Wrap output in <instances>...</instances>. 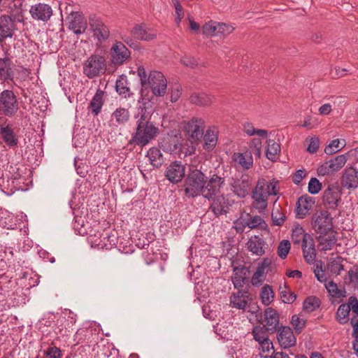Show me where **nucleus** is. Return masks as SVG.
Listing matches in <instances>:
<instances>
[{
	"label": "nucleus",
	"mask_w": 358,
	"mask_h": 358,
	"mask_svg": "<svg viewBox=\"0 0 358 358\" xmlns=\"http://www.w3.org/2000/svg\"><path fill=\"white\" fill-rule=\"evenodd\" d=\"M146 102L143 103V107L139 106L138 127L136 129V144L144 146L148 144L152 140L155 139L159 134V129L150 122L151 117L150 111H148V107L150 106L149 98L146 99Z\"/></svg>",
	"instance_id": "1"
},
{
	"label": "nucleus",
	"mask_w": 358,
	"mask_h": 358,
	"mask_svg": "<svg viewBox=\"0 0 358 358\" xmlns=\"http://www.w3.org/2000/svg\"><path fill=\"white\" fill-rule=\"evenodd\" d=\"M113 116L119 124H124L129 120V113L125 108H120L113 113Z\"/></svg>",
	"instance_id": "52"
},
{
	"label": "nucleus",
	"mask_w": 358,
	"mask_h": 358,
	"mask_svg": "<svg viewBox=\"0 0 358 358\" xmlns=\"http://www.w3.org/2000/svg\"><path fill=\"white\" fill-rule=\"evenodd\" d=\"M320 306V300L314 296L307 297L303 303V308L308 313L314 311Z\"/></svg>",
	"instance_id": "42"
},
{
	"label": "nucleus",
	"mask_w": 358,
	"mask_h": 358,
	"mask_svg": "<svg viewBox=\"0 0 358 358\" xmlns=\"http://www.w3.org/2000/svg\"><path fill=\"white\" fill-rule=\"evenodd\" d=\"M267 146L266 149V156L271 161H275L280 152V144L274 140L268 139L266 141Z\"/></svg>",
	"instance_id": "35"
},
{
	"label": "nucleus",
	"mask_w": 358,
	"mask_h": 358,
	"mask_svg": "<svg viewBox=\"0 0 358 358\" xmlns=\"http://www.w3.org/2000/svg\"><path fill=\"white\" fill-rule=\"evenodd\" d=\"M19 110V101L13 90H4L0 93V111L6 117H13Z\"/></svg>",
	"instance_id": "5"
},
{
	"label": "nucleus",
	"mask_w": 358,
	"mask_h": 358,
	"mask_svg": "<svg viewBox=\"0 0 358 358\" xmlns=\"http://www.w3.org/2000/svg\"><path fill=\"white\" fill-rule=\"evenodd\" d=\"M285 215L282 211L281 207L278 206L273 207L271 213V220L273 225L281 226L285 221Z\"/></svg>",
	"instance_id": "41"
},
{
	"label": "nucleus",
	"mask_w": 358,
	"mask_h": 358,
	"mask_svg": "<svg viewBox=\"0 0 358 358\" xmlns=\"http://www.w3.org/2000/svg\"><path fill=\"white\" fill-rule=\"evenodd\" d=\"M137 73L141 85V94L143 97L149 94L150 89L155 96H162L166 94L167 80L162 72L152 71L148 76L143 66H139Z\"/></svg>",
	"instance_id": "2"
},
{
	"label": "nucleus",
	"mask_w": 358,
	"mask_h": 358,
	"mask_svg": "<svg viewBox=\"0 0 358 358\" xmlns=\"http://www.w3.org/2000/svg\"><path fill=\"white\" fill-rule=\"evenodd\" d=\"M75 168L77 173L82 178H85L87 173L89 166L85 162H83L81 160L78 161L75 159Z\"/></svg>",
	"instance_id": "60"
},
{
	"label": "nucleus",
	"mask_w": 358,
	"mask_h": 358,
	"mask_svg": "<svg viewBox=\"0 0 358 358\" xmlns=\"http://www.w3.org/2000/svg\"><path fill=\"white\" fill-rule=\"evenodd\" d=\"M145 157H147L150 164L155 168L160 167L164 162V158L162 153L160 150L157 148H150L148 151Z\"/></svg>",
	"instance_id": "28"
},
{
	"label": "nucleus",
	"mask_w": 358,
	"mask_h": 358,
	"mask_svg": "<svg viewBox=\"0 0 358 358\" xmlns=\"http://www.w3.org/2000/svg\"><path fill=\"white\" fill-rule=\"evenodd\" d=\"M350 312V305H348L347 303L341 304L336 312V320L338 322L341 324H346L349 320L348 316Z\"/></svg>",
	"instance_id": "38"
},
{
	"label": "nucleus",
	"mask_w": 358,
	"mask_h": 358,
	"mask_svg": "<svg viewBox=\"0 0 358 358\" xmlns=\"http://www.w3.org/2000/svg\"><path fill=\"white\" fill-rule=\"evenodd\" d=\"M104 246L106 249H108V245L110 248L113 246H117L118 244V236L117 233L116 231H113L111 233L106 232L103 236Z\"/></svg>",
	"instance_id": "49"
},
{
	"label": "nucleus",
	"mask_w": 358,
	"mask_h": 358,
	"mask_svg": "<svg viewBox=\"0 0 358 358\" xmlns=\"http://www.w3.org/2000/svg\"><path fill=\"white\" fill-rule=\"evenodd\" d=\"M349 283L358 289V265L354 266L348 271Z\"/></svg>",
	"instance_id": "59"
},
{
	"label": "nucleus",
	"mask_w": 358,
	"mask_h": 358,
	"mask_svg": "<svg viewBox=\"0 0 358 358\" xmlns=\"http://www.w3.org/2000/svg\"><path fill=\"white\" fill-rule=\"evenodd\" d=\"M231 190L238 198H245L252 187V180L248 175H243L239 178L233 179L230 183Z\"/></svg>",
	"instance_id": "10"
},
{
	"label": "nucleus",
	"mask_w": 358,
	"mask_h": 358,
	"mask_svg": "<svg viewBox=\"0 0 358 358\" xmlns=\"http://www.w3.org/2000/svg\"><path fill=\"white\" fill-rule=\"evenodd\" d=\"M312 226L318 234H328L333 230L332 217L327 210L315 213L312 218Z\"/></svg>",
	"instance_id": "7"
},
{
	"label": "nucleus",
	"mask_w": 358,
	"mask_h": 358,
	"mask_svg": "<svg viewBox=\"0 0 358 358\" xmlns=\"http://www.w3.org/2000/svg\"><path fill=\"white\" fill-rule=\"evenodd\" d=\"M266 331H268L266 330L264 326L255 327L252 331L254 339L259 343L268 339Z\"/></svg>",
	"instance_id": "50"
},
{
	"label": "nucleus",
	"mask_w": 358,
	"mask_h": 358,
	"mask_svg": "<svg viewBox=\"0 0 358 358\" xmlns=\"http://www.w3.org/2000/svg\"><path fill=\"white\" fill-rule=\"evenodd\" d=\"M322 188L321 182L316 178H311L308 186V191L311 194H317Z\"/></svg>",
	"instance_id": "58"
},
{
	"label": "nucleus",
	"mask_w": 358,
	"mask_h": 358,
	"mask_svg": "<svg viewBox=\"0 0 358 358\" xmlns=\"http://www.w3.org/2000/svg\"><path fill=\"white\" fill-rule=\"evenodd\" d=\"M285 289H282L280 291V298L283 303H292L296 299V295L291 292V290L285 287Z\"/></svg>",
	"instance_id": "54"
},
{
	"label": "nucleus",
	"mask_w": 358,
	"mask_h": 358,
	"mask_svg": "<svg viewBox=\"0 0 358 358\" xmlns=\"http://www.w3.org/2000/svg\"><path fill=\"white\" fill-rule=\"evenodd\" d=\"M186 167L181 162H171L166 169L165 177L173 184L182 181L185 176Z\"/></svg>",
	"instance_id": "11"
},
{
	"label": "nucleus",
	"mask_w": 358,
	"mask_h": 358,
	"mask_svg": "<svg viewBox=\"0 0 358 358\" xmlns=\"http://www.w3.org/2000/svg\"><path fill=\"white\" fill-rule=\"evenodd\" d=\"M225 185V178L217 173L210 175L209 178L206 176V182L203 186L201 195L203 198L210 201L212 198L220 193L221 189Z\"/></svg>",
	"instance_id": "6"
},
{
	"label": "nucleus",
	"mask_w": 358,
	"mask_h": 358,
	"mask_svg": "<svg viewBox=\"0 0 358 358\" xmlns=\"http://www.w3.org/2000/svg\"><path fill=\"white\" fill-rule=\"evenodd\" d=\"M103 92L98 90L89 104V108L94 115H97L103 104Z\"/></svg>",
	"instance_id": "33"
},
{
	"label": "nucleus",
	"mask_w": 358,
	"mask_h": 358,
	"mask_svg": "<svg viewBox=\"0 0 358 358\" xmlns=\"http://www.w3.org/2000/svg\"><path fill=\"white\" fill-rule=\"evenodd\" d=\"M203 34L206 36H217L219 32L218 24L214 25L213 24H204L202 28Z\"/></svg>",
	"instance_id": "61"
},
{
	"label": "nucleus",
	"mask_w": 358,
	"mask_h": 358,
	"mask_svg": "<svg viewBox=\"0 0 358 358\" xmlns=\"http://www.w3.org/2000/svg\"><path fill=\"white\" fill-rule=\"evenodd\" d=\"M310 208V206L308 205L307 199L303 196H301L298 200L296 208V217L298 218H303Z\"/></svg>",
	"instance_id": "40"
},
{
	"label": "nucleus",
	"mask_w": 358,
	"mask_h": 358,
	"mask_svg": "<svg viewBox=\"0 0 358 358\" xmlns=\"http://www.w3.org/2000/svg\"><path fill=\"white\" fill-rule=\"evenodd\" d=\"M322 201L327 208L336 210L341 201V192L339 187L334 185H329L324 192Z\"/></svg>",
	"instance_id": "9"
},
{
	"label": "nucleus",
	"mask_w": 358,
	"mask_h": 358,
	"mask_svg": "<svg viewBox=\"0 0 358 358\" xmlns=\"http://www.w3.org/2000/svg\"><path fill=\"white\" fill-rule=\"evenodd\" d=\"M345 145L344 140L335 139L325 148L324 152L327 155H332L341 150Z\"/></svg>",
	"instance_id": "45"
},
{
	"label": "nucleus",
	"mask_w": 358,
	"mask_h": 358,
	"mask_svg": "<svg viewBox=\"0 0 358 358\" xmlns=\"http://www.w3.org/2000/svg\"><path fill=\"white\" fill-rule=\"evenodd\" d=\"M355 317L351 319V324L353 328L352 336L354 338L352 348L358 355V321H355Z\"/></svg>",
	"instance_id": "57"
},
{
	"label": "nucleus",
	"mask_w": 358,
	"mask_h": 358,
	"mask_svg": "<svg viewBox=\"0 0 358 358\" xmlns=\"http://www.w3.org/2000/svg\"><path fill=\"white\" fill-rule=\"evenodd\" d=\"M180 152L178 156L180 158H185L187 156L194 154L196 148L194 146L192 141H185L180 143Z\"/></svg>",
	"instance_id": "39"
},
{
	"label": "nucleus",
	"mask_w": 358,
	"mask_h": 358,
	"mask_svg": "<svg viewBox=\"0 0 358 358\" xmlns=\"http://www.w3.org/2000/svg\"><path fill=\"white\" fill-rule=\"evenodd\" d=\"M39 354H41V358H62L63 353L59 348L55 345L53 341L50 343L42 340ZM40 355L37 358L40 357Z\"/></svg>",
	"instance_id": "21"
},
{
	"label": "nucleus",
	"mask_w": 358,
	"mask_h": 358,
	"mask_svg": "<svg viewBox=\"0 0 358 358\" xmlns=\"http://www.w3.org/2000/svg\"><path fill=\"white\" fill-rule=\"evenodd\" d=\"M252 297L248 290L238 289L236 292H233L229 298V306L231 308L245 310Z\"/></svg>",
	"instance_id": "14"
},
{
	"label": "nucleus",
	"mask_w": 358,
	"mask_h": 358,
	"mask_svg": "<svg viewBox=\"0 0 358 358\" xmlns=\"http://www.w3.org/2000/svg\"><path fill=\"white\" fill-rule=\"evenodd\" d=\"M246 268L245 266L235 267L234 268V276L232 277V282L234 286L236 289H240L243 287V285L247 281L245 277Z\"/></svg>",
	"instance_id": "34"
},
{
	"label": "nucleus",
	"mask_w": 358,
	"mask_h": 358,
	"mask_svg": "<svg viewBox=\"0 0 358 358\" xmlns=\"http://www.w3.org/2000/svg\"><path fill=\"white\" fill-rule=\"evenodd\" d=\"M157 33L155 30L148 29L145 26H140L138 28L136 27V38L150 41L155 38Z\"/></svg>",
	"instance_id": "37"
},
{
	"label": "nucleus",
	"mask_w": 358,
	"mask_h": 358,
	"mask_svg": "<svg viewBox=\"0 0 358 358\" xmlns=\"http://www.w3.org/2000/svg\"><path fill=\"white\" fill-rule=\"evenodd\" d=\"M24 10L22 8H15L10 10L11 22H24Z\"/></svg>",
	"instance_id": "56"
},
{
	"label": "nucleus",
	"mask_w": 358,
	"mask_h": 358,
	"mask_svg": "<svg viewBox=\"0 0 358 358\" xmlns=\"http://www.w3.org/2000/svg\"><path fill=\"white\" fill-rule=\"evenodd\" d=\"M341 184L343 187L347 189H355L358 187V169L354 167H347L345 169Z\"/></svg>",
	"instance_id": "23"
},
{
	"label": "nucleus",
	"mask_w": 358,
	"mask_h": 358,
	"mask_svg": "<svg viewBox=\"0 0 358 358\" xmlns=\"http://www.w3.org/2000/svg\"><path fill=\"white\" fill-rule=\"evenodd\" d=\"M347 161L345 155H340L324 162L317 169L319 176L332 174L344 166Z\"/></svg>",
	"instance_id": "12"
},
{
	"label": "nucleus",
	"mask_w": 358,
	"mask_h": 358,
	"mask_svg": "<svg viewBox=\"0 0 358 358\" xmlns=\"http://www.w3.org/2000/svg\"><path fill=\"white\" fill-rule=\"evenodd\" d=\"M132 243L133 241L131 238H129L127 241H121L118 243V250L126 255L132 254L134 252V247Z\"/></svg>",
	"instance_id": "51"
},
{
	"label": "nucleus",
	"mask_w": 358,
	"mask_h": 358,
	"mask_svg": "<svg viewBox=\"0 0 358 358\" xmlns=\"http://www.w3.org/2000/svg\"><path fill=\"white\" fill-rule=\"evenodd\" d=\"M277 339L280 346L285 349L295 345L296 343V338L293 331L290 327L286 326L279 327Z\"/></svg>",
	"instance_id": "16"
},
{
	"label": "nucleus",
	"mask_w": 358,
	"mask_h": 358,
	"mask_svg": "<svg viewBox=\"0 0 358 358\" xmlns=\"http://www.w3.org/2000/svg\"><path fill=\"white\" fill-rule=\"evenodd\" d=\"M205 182L206 176L201 170L190 168L183 185L185 196L188 198H194L201 195Z\"/></svg>",
	"instance_id": "3"
},
{
	"label": "nucleus",
	"mask_w": 358,
	"mask_h": 358,
	"mask_svg": "<svg viewBox=\"0 0 358 358\" xmlns=\"http://www.w3.org/2000/svg\"><path fill=\"white\" fill-rule=\"evenodd\" d=\"M210 201L212 202L209 208L216 217L227 215L234 204V201L224 194L215 196Z\"/></svg>",
	"instance_id": "8"
},
{
	"label": "nucleus",
	"mask_w": 358,
	"mask_h": 358,
	"mask_svg": "<svg viewBox=\"0 0 358 358\" xmlns=\"http://www.w3.org/2000/svg\"><path fill=\"white\" fill-rule=\"evenodd\" d=\"M180 143L178 140L168 137L162 139L159 146L167 153L178 155L180 152Z\"/></svg>",
	"instance_id": "27"
},
{
	"label": "nucleus",
	"mask_w": 358,
	"mask_h": 358,
	"mask_svg": "<svg viewBox=\"0 0 358 358\" xmlns=\"http://www.w3.org/2000/svg\"><path fill=\"white\" fill-rule=\"evenodd\" d=\"M112 62L115 65H120L127 59L130 55L128 48L120 41L113 44L111 48Z\"/></svg>",
	"instance_id": "18"
},
{
	"label": "nucleus",
	"mask_w": 358,
	"mask_h": 358,
	"mask_svg": "<svg viewBox=\"0 0 358 358\" xmlns=\"http://www.w3.org/2000/svg\"><path fill=\"white\" fill-rule=\"evenodd\" d=\"M260 297L263 304L269 305L274 299V293L271 287L268 285H264L260 294Z\"/></svg>",
	"instance_id": "44"
},
{
	"label": "nucleus",
	"mask_w": 358,
	"mask_h": 358,
	"mask_svg": "<svg viewBox=\"0 0 358 358\" xmlns=\"http://www.w3.org/2000/svg\"><path fill=\"white\" fill-rule=\"evenodd\" d=\"M317 239L321 250H331L337 241L336 232L332 230L328 234H319Z\"/></svg>",
	"instance_id": "25"
},
{
	"label": "nucleus",
	"mask_w": 358,
	"mask_h": 358,
	"mask_svg": "<svg viewBox=\"0 0 358 358\" xmlns=\"http://www.w3.org/2000/svg\"><path fill=\"white\" fill-rule=\"evenodd\" d=\"M233 159L236 163L238 164L245 169H249L253 164L251 152L246 151L245 153H234L233 155Z\"/></svg>",
	"instance_id": "32"
},
{
	"label": "nucleus",
	"mask_w": 358,
	"mask_h": 358,
	"mask_svg": "<svg viewBox=\"0 0 358 358\" xmlns=\"http://www.w3.org/2000/svg\"><path fill=\"white\" fill-rule=\"evenodd\" d=\"M289 250H290L289 241L288 240H283L278 245V255L281 259H284L287 257Z\"/></svg>",
	"instance_id": "55"
},
{
	"label": "nucleus",
	"mask_w": 358,
	"mask_h": 358,
	"mask_svg": "<svg viewBox=\"0 0 358 358\" xmlns=\"http://www.w3.org/2000/svg\"><path fill=\"white\" fill-rule=\"evenodd\" d=\"M204 127L205 125L203 119L194 117L187 122L185 130L192 141H196L200 139L203 135Z\"/></svg>",
	"instance_id": "15"
},
{
	"label": "nucleus",
	"mask_w": 358,
	"mask_h": 358,
	"mask_svg": "<svg viewBox=\"0 0 358 358\" xmlns=\"http://www.w3.org/2000/svg\"><path fill=\"white\" fill-rule=\"evenodd\" d=\"M90 29L93 31L94 36L101 41L107 39L109 36V29L105 26V24H90Z\"/></svg>",
	"instance_id": "36"
},
{
	"label": "nucleus",
	"mask_w": 358,
	"mask_h": 358,
	"mask_svg": "<svg viewBox=\"0 0 358 358\" xmlns=\"http://www.w3.org/2000/svg\"><path fill=\"white\" fill-rule=\"evenodd\" d=\"M301 248L305 261L309 264H313L315 261L316 250L315 241L311 235L304 236V239L302 240Z\"/></svg>",
	"instance_id": "19"
},
{
	"label": "nucleus",
	"mask_w": 358,
	"mask_h": 358,
	"mask_svg": "<svg viewBox=\"0 0 358 358\" xmlns=\"http://www.w3.org/2000/svg\"><path fill=\"white\" fill-rule=\"evenodd\" d=\"M189 101L196 106H208L213 103V99L204 92H194L189 96Z\"/></svg>",
	"instance_id": "30"
},
{
	"label": "nucleus",
	"mask_w": 358,
	"mask_h": 358,
	"mask_svg": "<svg viewBox=\"0 0 358 358\" xmlns=\"http://www.w3.org/2000/svg\"><path fill=\"white\" fill-rule=\"evenodd\" d=\"M106 61L103 56L99 55H91L83 64V73L92 79L105 73Z\"/></svg>",
	"instance_id": "4"
},
{
	"label": "nucleus",
	"mask_w": 358,
	"mask_h": 358,
	"mask_svg": "<svg viewBox=\"0 0 358 358\" xmlns=\"http://www.w3.org/2000/svg\"><path fill=\"white\" fill-rule=\"evenodd\" d=\"M267 196L266 180L264 179L259 180L256 187L252 192V198L255 200L253 206L259 211L265 210L267 207Z\"/></svg>",
	"instance_id": "13"
},
{
	"label": "nucleus",
	"mask_w": 358,
	"mask_h": 358,
	"mask_svg": "<svg viewBox=\"0 0 358 358\" xmlns=\"http://www.w3.org/2000/svg\"><path fill=\"white\" fill-rule=\"evenodd\" d=\"M14 64L10 57L0 58V80L2 82L12 81L14 78Z\"/></svg>",
	"instance_id": "22"
},
{
	"label": "nucleus",
	"mask_w": 358,
	"mask_h": 358,
	"mask_svg": "<svg viewBox=\"0 0 358 358\" xmlns=\"http://www.w3.org/2000/svg\"><path fill=\"white\" fill-rule=\"evenodd\" d=\"M69 22H87L83 13L72 11L66 17Z\"/></svg>",
	"instance_id": "63"
},
{
	"label": "nucleus",
	"mask_w": 358,
	"mask_h": 358,
	"mask_svg": "<svg viewBox=\"0 0 358 358\" xmlns=\"http://www.w3.org/2000/svg\"><path fill=\"white\" fill-rule=\"evenodd\" d=\"M264 325L268 332L274 333L279 328V315L278 312L273 308H267L264 310Z\"/></svg>",
	"instance_id": "20"
},
{
	"label": "nucleus",
	"mask_w": 358,
	"mask_h": 358,
	"mask_svg": "<svg viewBox=\"0 0 358 358\" xmlns=\"http://www.w3.org/2000/svg\"><path fill=\"white\" fill-rule=\"evenodd\" d=\"M15 29V24H0V36L3 38H11Z\"/></svg>",
	"instance_id": "48"
},
{
	"label": "nucleus",
	"mask_w": 358,
	"mask_h": 358,
	"mask_svg": "<svg viewBox=\"0 0 358 358\" xmlns=\"http://www.w3.org/2000/svg\"><path fill=\"white\" fill-rule=\"evenodd\" d=\"M203 148L206 150H212L215 147L217 142V131L213 128L208 129L203 136Z\"/></svg>",
	"instance_id": "29"
},
{
	"label": "nucleus",
	"mask_w": 358,
	"mask_h": 358,
	"mask_svg": "<svg viewBox=\"0 0 358 358\" xmlns=\"http://www.w3.org/2000/svg\"><path fill=\"white\" fill-rule=\"evenodd\" d=\"M328 270L336 275L340 274V272L343 270V265L340 260H333L328 265Z\"/></svg>",
	"instance_id": "62"
},
{
	"label": "nucleus",
	"mask_w": 358,
	"mask_h": 358,
	"mask_svg": "<svg viewBox=\"0 0 358 358\" xmlns=\"http://www.w3.org/2000/svg\"><path fill=\"white\" fill-rule=\"evenodd\" d=\"M0 136L4 143L10 148L17 146L19 143L12 124H8L6 127L1 126L0 127Z\"/></svg>",
	"instance_id": "24"
},
{
	"label": "nucleus",
	"mask_w": 358,
	"mask_h": 358,
	"mask_svg": "<svg viewBox=\"0 0 358 358\" xmlns=\"http://www.w3.org/2000/svg\"><path fill=\"white\" fill-rule=\"evenodd\" d=\"M309 234L305 233V231L302 227L296 226L292 229V241L294 244H299L302 240L304 239L305 236H308Z\"/></svg>",
	"instance_id": "46"
},
{
	"label": "nucleus",
	"mask_w": 358,
	"mask_h": 358,
	"mask_svg": "<svg viewBox=\"0 0 358 358\" xmlns=\"http://www.w3.org/2000/svg\"><path fill=\"white\" fill-rule=\"evenodd\" d=\"M265 241L259 236L251 237L247 243L248 250L255 255L262 256L265 253Z\"/></svg>",
	"instance_id": "26"
},
{
	"label": "nucleus",
	"mask_w": 358,
	"mask_h": 358,
	"mask_svg": "<svg viewBox=\"0 0 358 358\" xmlns=\"http://www.w3.org/2000/svg\"><path fill=\"white\" fill-rule=\"evenodd\" d=\"M29 13L34 20L46 22L52 15V9L48 4L38 3L31 6Z\"/></svg>",
	"instance_id": "17"
},
{
	"label": "nucleus",
	"mask_w": 358,
	"mask_h": 358,
	"mask_svg": "<svg viewBox=\"0 0 358 358\" xmlns=\"http://www.w3.org/2000/svg\"><path fill=\"white\" fill-rule=\"evenodd\" d=\"M128 85L129 83L127 76L123 74L120 76L115 83L116 92L124 98L130 96L132 94V92H131Z\"/></svg>",
	"instance_id": "31"
},
{
	"label": "nucleus",
	"mask_w": 358,
	"mask_h": 358,
	"mask_svg": "<svg viewBox=\"0 0 358 358\" xmlns=\"http://www.w3.org/2000/svg\"><path fill=\"white\" fill-rule=\"evenodd\" d=\"M325 287L328 292L334 297L345 296V290L344 289H338L337 285L333 281L326 283Z\"/></svg>",
	"instance_id": "47"
},
{
	"label": "nucleus",
	"mask_w": 358,
	"mask_h": 358,
	"mask_svg": "<svg viewBox=\"0 0 358 358\" xmlns=\"http://www.w3.org/2000/svg\"><path fill=\"white\" fill-rule=\"evenodd\" d=\"M171 3L175 9V20L180 22L185 17V10L179 0H171Z\"/></svg>",
	"instance_id": "53"
},
{
	"label": "nucleus",
	"mask_w": 358,
	"mask_h": 358,
	"mask_svg": "<svg viewBox=\"0 0 358 358\" xmlns=\"http://www.w3.org/2000/svg\"><path fill=\"white\" fill-rule=\"evenodd\" d=\"M74 213V220L73 223V227L75 231L81 236H84L87 233V228L85 224L84 219L82 216Z\"/></svg>",
	"instance_id": "43"
},
{
	"label": "nucleus",
	"mask_w": 358,
	"mask_h": 358,
	"mask_svg": "<svg viewBox=\"0 0 358 358\" xmlns=\"http://www.w3.org/2000/svg\"><path fill=\"white\" fill-rule=\"evenodd\" d=\"M68 29L71 30L75 34H80L87 28V24H66Z\"/></svg>",
	"instance_id": "64"
}]
</instances>
